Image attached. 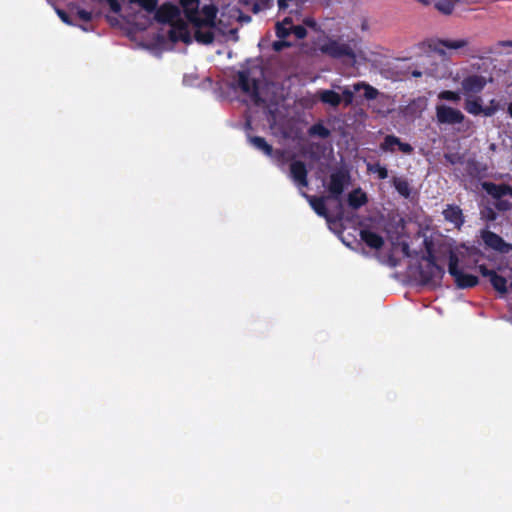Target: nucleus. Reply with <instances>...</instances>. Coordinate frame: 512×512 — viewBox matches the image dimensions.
<instances>
[{
	"label": "nucleus",
	"instance_id": "f257e3e1",
	"mask_svg": "<svg viewBox=\"0 0 512 512\" xmlns=\"http://www.w3.org/2000/svg\"><path fill=\"white\" fill-rule=\"evenodd\" d=\"M112 12L121 15L128 22L140 29H145L153 21L162 24L161 32L157 35L156 46L167 49L170 42L191 39V32L183 26L180 9L171 3H165L157 8L158 0H106Z\"/></svg>",
	"mask_w": 512,
	"mask_h": 512
},
{
	"label": "nucleus",
	"instance_id": "f03ea898",
	"mask_svg": "<svg viewBox=\"0 0 512 512\" xmlns=\"http://www.w3.org/2000/svg\"><path fill=\"white\" fill-rule=\"evenodd\" d=\"M184 17L183 26L191 32V39L186 43L196 40L199 43L209 44L218 35H227L237 40L236 28H228L230 22H225L224 14L216 23V8L211 4H200L199 0H180Z\"/></svg>",
	"mask_w": 512,
	"mask_h": 512
},
{
	"label": "nucleus",
	"instance_id": "7ed1b4c3",
	"mask_svg": "<svg viewBox=\"0 0 512 512\" xmlns=\"http://www.w3.org/2000/svg\"><path fill=\"white\" fill-rule=\"evenodd\" d=\"M315 46L321 53L335 59H346L351 65H356L360 61L367 59L365 51L359 46V42L355 39L325 36L319 38Z\"/></svg>",
	"mask_w": 512,
	"mask_h": 512
},
{
	"label": "nucleus",
	"instance_id": "20e7f679",
	"mask_svg": "<svg viewBox=\"0 0 512 512\" xmlns=\"http://www.w3.org/2000/svg\"><path fill=\"white\" fill-rule=\"evenodd\" d=\"M473 252V248H469L465 245L457 246L450 251L448 272L453 277L458 288H470L478 283L476 276L465 273V269L468 268L466 259Z\"/></svg>",
	"mask_w": 512,
	"mask_h": 512
},
{
	"label": "nucleus",
	"instance_id": "39448f33",
	"mask_svg": "<svg viewBox=\"0 0 512 512\" xmlns=\"http://www.w3.org/2000/svg\"><path fill=\"white\" fill-rule=\"evenodd\" d=\"M238 86L247 94L255 103H265L266 100L261 96L259 85L255 77L250 75L248 71H240L237 77Z\"/></svg>",
	"mask_w": 512,
	"mask_h": 512
},
{
	"label": "nucleus",
	"instance_id": "423d86ee",
	"mask_svg": "<svg viewBox=\"0 0 512 512\" xmlns=\"http://www.w3.org/2000/svg\"><path fill=\"white\" fill-rule=\"evenodd\" d=\"M444 275V270L431 260H427L420 267V277L427 285H437Z\"/></svg>",
	"mask_w": 512,
	"mask_h": 512
},
{
	"label": "nucleus",
	"instance_id": "0eeeda50",
	"mask_svg": "<svg viewBox=\"0 0 512 512\" xmlns=\"http://www.w3.org/2000/svg\"><path fill=\"white\" fill-rule=\"evenodd\" d=\"M350 181L349 174L339 170L330 175L327 189L333 198H338Z\"/></svg>",
	"mask_w": 512,
	"mask_h": 512
},
{
	"label": "nucleus",
	"instance_id": "6e6552de",
	"mask_svg": "<svg viewBox=\"0 0 512 512\" xmlns=\"http://www.w3.org/2000/svg\"><path fill=\"white\" fill-rule=\"evenodd\" d=\"M479 271L484 277L489 279L496 291L501 294H505L507 292L508 280L505 277L498 275L494 270H490L483 265L479 266Z\"/></svg>",
	"mask_w": 512,
	"mask_h": 512
},
{
	"label": "nucleus",
	"instance_id": "1a4fd4ad",
	"mask_svg": "<svg viewBox=\"0 0 512 512\" xmlns=\"http://www.w3.org/2000/svg\"><path fill=\"white\" fill-rule=\"evenodd\" d=\"M290 176L300 190L308 185L307 170L304 163L300 161L292 162L290 165Z\"/></svg>",
	"mask_w": 512,
	"mask_h": 512
},
{
	"label": "nucleus",
	"instance_id": "9d476101",
	"mask_svg": "<svg viewBox=\"0 0 512 512\" xmlns=\"http://www.w3.org/2000/svg\"><path fill=\"white\" fill-rule=\"evenodd\" d=\"M437 118L441 123H460L463 119V115L459 110L451 107L440 105L437 107Z\"/></svg>",
	"mask_w": 512,
	"mask_h": 512
},
{
	"label": "nucleus",
	"instance_id": "9b49d317",
	"mask_svg": "<svg viewBox=\"0 0 512 512\" xmlns=\"http://www.w3.org/2000/svg\"><path fill=\"white\" fill-rule=\"evenodd\" d=\"M482 239L488 247L496 251L506 253L511 249V245L507 244L500 236L491 231H483Z\"/></svg>",
	"mask_w": 512,
	"mask_h": 512
},
{
	"label": "nucleus",
	"instance_id": "f8f14e48",
	"mask_svg": "<svg viewBox=\"0 0 512 512\" xmlns=\"http://www.w3.org/2000/svg\"><path fill=\"white\" fill-rule=\"evenodd\" d=\"M467 44H468V41L465 39H457V40L445 39V40H439L437 43H435L433 49L438 54L445 56L446 55L445 49L458 50V49L464 48L465 46H467Z\"/></svg>",
	"mask_w": 512,
	"mask_h": 512
},
{
	"label": "nucleus",
	"instance_id": "ddd939ff",
	"mask_svg": "<svg viewBox=\"0 0 512 512\" xmlns=\"http://www.w3.org/2000/svg\"><path fill=\"white\" fill-rule=\"evenodd\" d=\"M361 239L373 249H380L383 244V238L371 228H364L360 232Z\"/></svg>",
	"mask_w": 512,
	"mask_h": 512
},
{
	"label": "nucleus",
	"instance_id": "4468645a",
	"mask_svg": "<svg viewBox=\"0 0 512 512\" xmlns=\"http://www.w3.org/2000/svg\"><path fill=\"white\" fill-rule=\"evenodd\" d=\"M486 84V80L482 76H470L463 83V89L467 94H476L480 92Z\"/></svg>",
	"mask_w": 512,
	"mask_h": 512
},
{
	"label": "nucleus",
	"instance_id": "2eb2a0df",
	"mask_svg": "<svg viewBox=\"0 0 512 512\" xmlns=\"http://www.w3.org/2000/svg\"><path fill=\"white\" fill-rule=\"evenodd\" d=\"M443 215L445 219L451 222L455 227H460L463 223L462 211L457 206H448Z\"/></svg>",
	"mask_w": 512,
	"mask_h": 512
},
{
	"label": "nucleus",
	"instance_id": "dca6fc26",
	"mask_svg": "<svg viewBox=\"0 0 512 512\" xmlns=\"http://www.w3.org/2000/svg\"><path fill=\"white\" fill-rule=\"evenodd\" d=\"M367 202L366 194L360 189H355L348 195V204L351 208L357 209Z\"/></svg>",
	"mask_w": 512,
	"mask_h": 512
},
{
	"label": "nucleus",
	"instance_id": "f3484780",
	"mask_svg": "<svg viewBox=\"0 0 512 512\" xmlns=\"http://www.w3.org/2000/svg\"><path fill=\"white\" fill-rule=\"evenodd\" d=\"M483 188L486 192L494 197H501L511 192V188L504 185H496L492 183H484Z\"/></svg>",
	"mask_w": 512,
	"mask_h": 512
},
{
	"label": "nucleus",
	"instance_id": "a211bd4d",
	"mask_svg": "<svg viewBox=\"0 0 512 512\" xmlns=\"http://www.w3.org/2000/svg\"><path fill=\"white\" fill-rule=\"evenodd\" d=\"M249 142L252 146L262 151L264 154L268 156L272 155V147L266 142L264 138L258 136L249 137Z\"/></svg>",
	"mask_w": 512,
	"mask_h": 512
},
{
	"label": "nucleus",
	"instance_id": "6ab92c4d",
	"mask_svg": "<svg viewBox=\"0 0 512 512\" xmlns=\"http://www.w3.org/2000/svg\"><path fill=\"white\" fill-rule=\"evenodd\" d=\"M306 197L313 208V210L320 216L326 217V206L322 198L310 197L305 193H302Z\"/></svg>",
	"mask_w": 512,
	"mask_h": 512
},
{
	"label": "nucleus",
	"instance_id": "aec40b11",
	"mask_svg": "<svg viewBox=\"0 0 512 512\" xmlns=\"http://www.w3.org/2000/svg\"><path fill=\"white\" fill-rule=\"evenodd\" d=\"M354 91H359L360 89H364V97L368 100L375 99L378 95V90L369 84L359 82L353 85Z\"/></svg>",
	"mask_w": 512,
	"mask_h": 512
},
{
	"label": "nucleus",
	"instance_id": "412c9836",
	"mask_svg": "<svg viewBox=\"0 0 512 512\" xmlns=\"http://www.w3.org/2000/svg\"><path fill=\"white\" fill-rule=\"evenodd\" d=\"M435 7L445 14H450L458 0H432Z\"/></svg>",
	"mask_w": 512,
	"mask_h": 512
},
{
	"label": "nucleus",
	"instance_id": "4be33fe9",
	"mask_svg": "<svg viewBox=\"0 0 512 512\" xmlns=\"http://www.w3.org/2000/svg\"><path fill=\"white\" fill-rule=\"evenodd\" d=\"M293 26L294 25L292 23V19L286 17L282 22L278 23L276 26L278 37H286L290 33V30L292 29Z\"/></svg>",
	"mask_w": 512,
	"mask_h": 512
},
{
	"label": "nucleus",
	"instance_id": "5701e85b",
	"mask_svg": "<svg viewBox=\"0 0 512 512\" xmlns=\"http://www.w3.org/2000/svg\"><path fill=\"white\" fill-rule=\"evenodd\" d=\"M321 100L325 103L336 106L341 102V96L334 91L325 90L321 92Z\"/></svg>",
	"mask_w": 512,
	"mask_h": 512
},
{
	"label": "nucleus",
	"instance_id": "b1692460",
	"mask_svg": "<svg viewBox=\"0 0 512 512\" xmlns=\"http://www.w3.org/2000/svg\"><path fill=\"white\" fill-rule=\"evenodd\" d=\"M394 187L404 197H408L410 195V188L408 182L403 178H395L394 179Z\"/></svg>",
	"mask_w": 512,
	"mask_h": 512
},
{
	"label": "nucleus",
	"instance_id": "393cba45",
	"mask_svg": "<svg viewBox=\"0 0 512 512\" xmlns=\"http://www.w3.org/2000/svg\"><path fill=\"white\" fill-rule=\"evenodd\" d=\"M397 143H399V138H397L393 135H388L385 138L384 142L381 144V148L386 151L394 152L395 147L397 146Z\"/></svg>",
	"mask_w": 512,
	"mask_h": 512
},
{
	"label": "nucleus",
	"instance_id": "a878e982",
	"mask_svg": "<svg viewBox=\"0 0 512 512\" xmlns=\"http://www.w3.org/2000/svg\"><path fill=\"white\" fill-rule=\"evenodd\" d=\"M309 133L310 135H313V136H318L320 138H326L329 136V130L327 128H325L323 125L321 124H316V125H313L310 129H309Z\"/></svg>",
	"mask_w": 512,
	"mask_h": 512
},
{
	"label": "nucleus",
	"instance_id": "bb28decb",
	"mask_svg": "<svg viewBox=\"0 0 512 512\" xmlns=\"http://www.w3.org/2000/svg\"><path fill=\"white\" fill-rule=\"evenodd\" d=\"M466 110L474 115H477L482 112V107L478 100L468 99L466 102Z\"/></svg>",
	"mask_w": 512,
	"mask_h": 512
},
{
	"label": "nucleus",
	"instance_id": "cd10ccee",
	"mask_svg": "<svg viewBox=\"0 0 512 512\" xmlns=\"http://www.w3.org/2000/svg\"><path fill=\"white\" fill-rule=\"evenodd\" d=\"M439 98L448 100V101H458L459 95L452 91H443L439 94Z\"/></svg>",
	"mask_w": 512,
	"mask_h": 512
},
{
	"label": "nucleus",
	"instance_id": "c85d7f7f",
	"mask_svg": "<svg viewBox=\"0 0 512 512\" xmlns=\"http://www.w3.org/2000/svg\"><path fill=\"white\" fill-rule=\"evenodd\" d=\"M354 88L351 89L349 87H344L342 89V94H343V98H344V101L345 103L348 105L352 102L353 100V95H354Z\"/></svg>",
	"mask_w": 512,
	"mask_h": 512
},
{
	"label": "nucleus",
	"instance_id": "c756f323",
	"mask_svg": "<svg viewBox=\"0 0 512 512\" xmlns=\"http://www.w3.org/2000/svg\"><path fill=\"white\" fill-rule=\"evenodd\" d=\"M290 32L294 33L298 39H302L306 36V29L300 25L293 26Z\"/></svg>",
	"mask_w": 512,
	"mask_h": 512
},
{
	"label": "nucleus",
	"instance_id": "7c9ffc66",
	"mask_svg": "<svg viewBox=\"0 0 512 512\" xmlns=\"http://www.w3.org/2000/svg\"><path fill=\"white\" fill-rule=\"evenodd\" d=\"M76 14L83 21H89L91 19V13L80 8H75Z\"/></svg>",
	"mask_w": 512,
	"mask_h": 512
},
{
	"label": "nucleus",
	"instance_id": "2f4dec72",
	"mask_svg": "<svg viewBox=\"0 0 512 512\" xmlns=\"http://www.w3.org/2000/svg\"><path fill=\"white\" fill-rule=\"evenodd\" d=\"M56 13L60 17V19L67 25H73L72 21L70 20L69 16L61 9L56 8Z\"/></svg>",
	"mask_w": 512,
	"mask_h": 512
},
{
	"label": "nucleus",
	"instance_id": "473e14b6",
	"mask_svg": "<svg viewBox=\"0 0 512 512\" xmlns=\"http://www.w3.org/2000/svg\"><path fill=\"white\" fill-rule=\"evenodd\" d=\"M397 147L401 152H403L405 154H410L413 150V148L411 147L410 144L402 143L400 140H399V143H397Z\"/></svg>",
	"mask_w": 512,
	"mask_h": 512
},
{
	"label": "nucleus",
	"instance_id": "72a5a7b5",
	"mask_svg": "<svg viewBox=\"0 0 512 512\" xmlns=\"http://www.w3.org/2000/svg\"><path fill=\"white\" fill-rule=\"evenodd\" d=\"M380 179H385L388 177V171L385 167L377 166L375 169Z\"/></svg>",
	"mask_w": 512,
	"mask_h": 512
},
{
	"label": "nucleus",
	"instance_id": "f704fd0d",
	"mask_svg": "<svg viewBox=\"0 0 512 512\" xmlns=\"http://www.w3.org/2000/svg\"><path fill=\"white\" fill-rule=\"evenodd\" d=\"M297 2L296 0H278L280 10H284L290 6V3Z\"/></svg>",
	"mask_w": 512,
	"mask_h": 512
},
{
	"label": "nucleus",
	"instance_id": "c9c22d12",
	"mask_svg": "<svg viewBox=\"0 0 512 512\" xmlns=\"http://www.w3.org/2000/svg\"><path fill=\"white\" fill-rule=\"evenodd\" d=\"M287 46V43L284 42V41H276L274 42L273 44V48L276 50V51H279L281 50L283 47Z\"/></svg>",
	"mask_w": 512,
	"mask_h": 512
},
{
	"label": "nucleus",
	"instance_id": "e433bc0d",
	"mask_svg": "<svg viewBox=\"0 0 512 512\" xmlns=\"http://www.w3.org/2000/svg\"><path fill=\"white\" fill-rule=\"evenodd\" d=\"M230 13H231L230 18H233V19H236V20H238L239 18H241V13H240V11H239V10H237V9H235V8L231 9V10H230Z\"/></svg>",
	"mask_w": 512,
	"mask_h": 512
},
{
	"label": "nucleus",
	"instance_id": "4c0bfd02",
	"mask_svg": "<svg viewBox=\"0 0 512 512\" xmlns=\"http://www.w3.org/2000/svg\"><path fill=\"white\" fill-rule=\"evenodd\" d=\"M304 23L309 27H314L316 25L315 21L311 18L305 19Z\"/></svg>",
	"mask_w": 512,
	"mask_h": 512
},
{
	"label": "nucleus",
	"instance_id": "58836bf2",
	"mask_svg": "<svg viewBox=\"0 0 512 512\" xmlns=\"http://www.w3.org/2000/svg\"><path fill=\"white\" fill-rule=\"evenodd\" d=\"M401 250H402V252H403V254H404L405 256H408V255H409V252H408V245H407V244H405V243L401 244Z\"/></svg>",
	"mask_w": 512,
	"mask_h": 512
},
{
	"label": "nucleus",
	"instance_id": "ea45409f",
	"mask_svg": "<svg viewBox=\"0 0 512 512\" xmlns=\"http://www.w3.org/2000/svg\"><path fill=\"white\" fill-rule=\"evenodd\" d=\"M499 45L503 46V47H505V46L512 47V40L501 41V42H499Z\"/></svg>",
	"mask_w": 512,
	"mask_h": 512
},
{
	"label": "nucleus",
	"instance_id": "a19ab883",
	"mask_svg": "<svg viewBox=\"0 0 512 512\" xmlns=\"http://www.w3.org/2000/svg\"><path fill=\"white\" fill-rule=\"evenodd\" d=\"M482 112H484V114H485L486 116H491V115L493 114V112H494V111H493V109H492V108H486V109H484V110L482 109Z\"/></svg>",
	"mask_w": 512,
	"mask_h": 512
},
{
	"label": "nucleus",
	"instance_id": "79ce46f5",
	"mask_svg": "<svg viewBox=\"0 0 512 512\" xmlns=\"http://www.w3.org/2000/svg\"><path fill=\"white\" fill-rule=\"evenodd\" d=\"M422 74H423V73H422L421 71H419V70H414V71L412 72V76H413V77H420V76H422Z\"/></svg>",
	"mask_w": 512,
	"mask_h": 512
},
{
	"label": "nucleus",
	"instance_id": "37998d69",
	"mask_svg": "<svg viewBox=\"0 0 512 512\" xmlns=\"http://www.w3.org/2000/svg\"><path fill=\"white\" fill-rule=\"evenodd\" d=\"M508 113L512 117V104L508 106Z\"/></svg>",
	"mask_w": 512,
	"mask_h": 512
},
{
	"label": "nucleus",
	"instance_id": "c03bdc74",
	"mask_svg": "<svg viewBox=\"0 0 512 512\" xmlns=\"http://www.w3.org/2000/svg\"><path fill=\"white\" fill-rule=\"evenodd\" d=\"M510 287L512 288V281L510 282Z\"/></svg>",
	"mask_w": 512,
	"mask_h": 512
}]
</instances>
